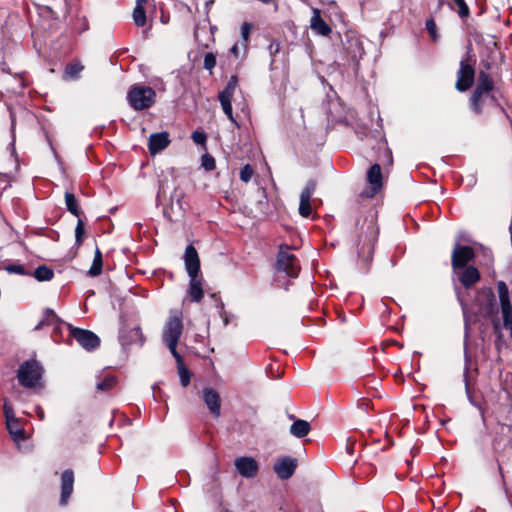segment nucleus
Listing matches in <instances>:
<instances>
[{
    "label": "nucleus",
    "instance_id": "obj_38",
    "mask_svg": "<svg viewBox=\"0 0 512 512\" xmlns=\"http://www.w3.org/2000/svg\"><path fill=\"white\" fill-rule=\"evenodd\" d=\"M312 213V207L310 203V199L301 198L299 202V214L302 217H309Z\"/></svg>",
    "mask_w": 512,
    "mask_h": 512
},
{
    "label": "nucleus",
    "instance_id": "obj_62",
    "mask_svg": "<svg viewBox=\"0 0 512 512\" xmlns=\"http://www.w3.org/2000/svg\"><path fill=\"white\" fill-rule=\"evenodd\" d=\"M455 291L457 292V294L459 295V292H458V287L457 285L455 284Z\"/></svg>",
    "mask_w": 512,
    "mask_h": 512
},
{
    "label": "nucleus",
    "instance_id": "obj_13",
    "mask_svg": "<svg viewBox=\"0 0 512 512\" xmlns=\"http://www.w3.org/2000/svg\"><path fill=\"white\" fill-rule=\"evenodd\" d=\"M343 46L351 61L356 64L364 55V47L361 40L353 33L346 34L343 40Z\"/></svg>",
    "mask_w": 512,
    "mask_h": 512
},
{
    "label": "nucleus",
    "instance_id": "obj_11",
    "mask_svg": "<svg viewBox=\"0 0 512 512\" xmlns=\"http://www.w3.org/2000/svg\"><path fill=\"white\" fill-rule=\"evenodd\" d=\"M454 281L457 280L465 289L474 287L480 280L481 274L475 266H468L453 272Z\"/></svg>",
    "mask_w": 512,
    "mask_h": 512
},
{
    "label": "nucleus",
    "instance_id": "obj_56",
    "mask_svg": "<svg viewBox=\"0 0 512 512\" xmlns=\"http://www.w3.org/2000/svg\"><path fill=\"white\" fill-rule=\"evenodd\" d=\"M147 2V0H137L136 6H140V8H144V4Z\"/></svg>",
    "mask_w": 512,
    "mask_h": 512
},
{
    "label": "nucleus",
    "instance_id": "obj_39",
    "mask_svg": "<svg viewBox=\"0 0 512 512\" xmlns=\"http://www.w3.org/2000/svg\"><path fill=\"white\" fill-rule=\"evenodd\" d=\"M85 233V225L83 220L79 217L75 228V243L80 246L83 242V235Z\"/></svg>",
    "mask_w": 512,
    "mask_h": 512
},
{
    "label": "nucleus",
    "instance_id": "obj_30",
    "mask_svg": "<svg viewBox=\"0 0 512 512\" xmlns=\"http://www.w3.org/2000/svg\"><path fill=\"white\" fill-rule=\"evenodd\" d=\"M499 301L501 308L506 307V309L511 305L510 297H509V289L504 281H499L497 283Z\"/></svg>",
    "mask_w": 512,
    "mask_h": 512
},
{
    "label": "nucleus",
    "instance_id": "obj_15",
    "mask_svg": "<svg viewBox=\"0 0 512 512\" xmlns=\"http://www.w3.org/2000/svg\"><path fill=\"white\" fill-rule=\"evenodd\" d=\"M202 399L214 418L221 415V398L219 393L210 387L203 388Z\"/></svg>",
    "mask_w": 512,
    "mask_h": 512
},
{
    "label": "nucleus",
    "instance_id": "obj_31",
    "mask_svg": "<svg viewBox=\"0 0 512 512\" xmlns=\"http://www.w3.org/2000/svg\"><path fill=\"white\" fill-rule=\"evenodd\" d=\"M60 322L59 317L54 312V310L47 308L44 311V317L43 319L36 325L35 330L41 329L44 325H53Z\"/></svg>",
    "mask_w": 512,
    "mask_h": 512
},
{
    "label": "nucleus",
    "instance_id": "obj_23",
    "mask_svg": "<svg viewBox=\"0 0 512 512\" xmlns=\"http://www.w3.org/2000/svg\"><path fill=\"white\" fill-rule=\"evenodd\" d=\"M6 428L12 440L19 446V442L25 439V430L19 420L6 421Z\"/></svg>",
    "mask_w": 512,
    "mask_h": 512
},
{
    "label": "nucleus",
    "instance_id": "obj_54",
    "mask_svg": "<svg viewBox=\"0 0 512 512\" xmlns=\"http://www.w3.org/2000/svg\"><path fill=\"white\" fill-rule=\"evenodd\" d=\"M14 141H15V138L13 137V141H12V144H11V146H12L11 156H13L15 158V161H18L17 155H16V151H15Z\"/></svg>",
    "mask_w": 512,
    "mask_h": 512
},
{
    "label": "nucleus",
    "instance_id": "obj_37",
    "mask_svg": "<svg viewBox=\"0 0 512 512\" xmlns=\"http://www.w3.org/2000/svg\"><path fill=\"white\" fill-rule=\"evenodd\" d=\"M83 68L80 63H69L65 68V75L69 78H78Z\"/></svg>",
    "mask_w": 512,
    "mask_h": 512
},
{
    "label": "nucleus",
    "instance_id": "obj_64",
    "mask_svg": "<svg viewBox=\"0 0 512 512\" xmlns=\"http://www.w3.org/2000/svg\"><path fill=\"white\" fill-rule=\"evenodd\" d=\"M357 134H358V136H359L360 140H363V136H362V135H360L358 132H357Z\"/></svg>",
    "mask_w": 512,
    "mask_h": 512
},
{
    "label": "nucleus",
    "instance_id": "obj_18",
    "mask_svg": "<svg viewBox=\"0 0 512 512\" xmlns=\"http://www.w3.org/2000/svg\"><path fill=\"white\" fill-rule=\"evenodd\" d=\"M238 473L245 478H252L258 472V463L252 457H239L235 460Z\"/></svg>",
    "mask_w": 512,
    "mask_h": 512
},
{
    "label": "nucleus",
    "instance_id": "obj_55",
    "mask_svg": "<svg viewBox=\"0 0 512 512\" xmlns=\"http://www.w3.org/2000/svg\"><path fill=\"white\" fill-rule=\"evenodd\" d=\"M10 117H11V130H12V132H14L15 118H14V115L12 112H10Z\"/></svg>",
    "mask_w": 512,
    "mask_h": 512
},
{
    "label": "nucleus",
    "instance_id": "obj_36",
    "mask_svg": "<svg viewBox=\"0 0 512 512\" xmlns=\"http://www.w3.org/2000/svg\"><path fill=\"white\" fill-rule=\"evenodd\" d=\"M133 20L136 26L142 27L146 24V12L144 8H140V6H135L133 10Z\"/></svg>",
    "mask_w": 512,
    "mask_h": 512
},
{
    "label": "nucleus",
    "instance_id": "obj_5",
    "mask_svg": "<svg viewBox=\"0 0 512 512\" xmlns=\"http://www.w3.org/2000/svg\"><path fill=\"white\" fill-rule=\"evenodd\" d=\"M182 321L179 317H171L167 321L163 330V342L170 350L176 362H181V355L177 352V344L182 334Z\"/></svg>",
    "mask_w": 512,
    "mask_h": 512
},
{
    "label": "nucleus",
    "instance_id": "obj_1",
    "mask_svg": "<svg viewBox=\"0 0 512 512\" xmlns=\"http://www.w3.org/2000/svg\"><path fill=\"white\" fill-rule=\"evenodd\" d=\"M357 254L358 258L367 266L373 258L374 244L378 236V228L373 219L360 217L356 220Z\"/></svg>",
    "mask_w": 512,
    "mask_h": 512
},
{
    "label": "nucleus",
    "instance_id": "obj_41",
    "mask_svg": "<svg viewBox=\"0 0 512 512\" xmlns=\"http://www.w3.org/2000/svg\"><path fill=\"white\" fill-rule=\"evenodd\" d=\"M254 175V169L250 164L244 165L240 170V179L248 183Z\"/></svg>",
    "mask_w": 512,
    "mask_h": 512
},
{
    "label": "nucleus",
    "instance_id": "obj_20",
    "mask_svg": "<svg viewBox=\"0 0 512 512\" xmlns=\"http://www.w3.org/2000/svg\"><path fill=\"white\" fill-rule=\"evenodd\" d=\"M170 144L169 133L166 131L153 133L149 137L148 149L151 155L164 150Z\"/></svg>",
    "mask_w": 512,
    "mask_h": 512
},
{
    "label": "nucleus",
    "instance_id": "obj_21",
    "mask_svg": "<svg viewBox=\"0 0 512 512\" xmlns=\"http://www.w3.org/2000/svg\"><path fill=\"white\" fill-rule=\"evenodd\" d=\"M310 27L315 33L321 36H327L331 32L330 26L323 20L318 10H314V15L311 18Z\"/></svg>",
    "mask_w": 512,
    "mask_h": 512
},
{
    "label": "nucleus",
    "instance_id": "obj_58",
    "mask_svg": "<svg viewBox=\"0 0 512 512\" xmlns=\"http://www.w3.org/2000/svg\"><path fill=\"white\" fill-rule=\"evenodd\" d=\"M483 66L485 67L486 70H490L491 69V65L488 61H483L482 62Z\"/></svg>",
    "mask_w": 512,
    "mask_h": 512
},
{
    "label": "nucleus",
    "instance_id": "obj_60",
    "mask_svg": "<svg viewBox=\"0 0 512 512\" xmlns=\"http://www.w3.org/2000/svg\"><path fill=\"white\" fill-rule=\"evenodd\" d=\"M220 308H221V310H223V308H224V304L222 302H220Z\"/></svg>",
    "mask_w": 512,
    "mask_h": 512
},
{
    "label": "nucleus",
    "instance_id": "obj_43",
    "mask_svg": "<svg viewBox=\"0 0 512 512\" xmlns=\"http://www.w3.org/2000/svg\"><path fill=\"white\" fill-rule=\"evenodd\" d=\"M316 190V182L314 180H309L305 186V188L302 190L300 197L311 199V196Z\"/></svg>",
    "mask_w": 512,
    "mask_h": 512
},
{
    "label": "nucleus",
    "instance_id": "obj_6",
    "mask_svg": "<svg viewBox=\"0 0 512 512\" xmlns=\"http://www.w3.org/2000/svg\"><path fill=\"white\" fill-rule=\"evenodd\" d=\"M475 313L478 316L489 318L498 312L495 294L491 288L480 289L474 300Z\"/></svg>",
    "mask_w": 512,
    "mask_h": 512
},
{
    "label": "nucleus",
    "instance_id": "obj_29",
    "mask_svg": "<svg viewBox=\"0 0 512 512\" xmlns=\"http://www.w3.org/2000/svg\"><path fill=\"white\" fill-rule=\"evenodd\" d=\"M465 358H466V366H465V369H464V373H463V377H464V382H465V390H466V394H467V398L469 400V402L477 407V408H480V404L479 402H477L472 394H471V391H470V388H469V383H468V372H469V367H468V353H467V342H465Z\"/></svg>",
    "mask_w": 512,
    "mask_h": 512
},
{
    "label": "nucleus",
    "instance_id": "obj_51",
    "mask_svg": "<svg viewBox=\"0 0 512 512\" xmlns=\"http://www.w3.org/2000/svg\"><path fill=\"white\" fill-rule=\"evenodd\" d=\"M0 71L5 72V73L9 72V67L6 64V62L3 61V56H2L1 52H0Z\"/></svg>",
    "mask_w": 512,
    "mask_h": 512
},
{
    "label": "nucleus",
    "instance_id": "obj_28",
    "mask_svg": "<svg viewBox=\"0 0 512 512\" xmlns=\"http://www.w3.org/2000/svg\"><path fill=\"white\" fill-rule=\"evenodd\" d=\"M32 275L40 282L50 281L54 277V271L46 265H40L35 269Z\"/></svg>",
    "mask_w": 512,
    "mask_h": 512
},
{
    "label": "nucleus",
    "instance_id": "obj_2",
    "mask_svg": "<svg viewBox=\"0 0 512 512\" xmlns=\"http://www.w3.org/2000/svg\"><path fill=\"white\" fill-rule=\"evenodd\" d=\"M43 375L42 365L35 359L24 361L17 370L19 384L28 389L41 385Z\"/></svg>",
    "mask_w": 512,
    "mask_h": 512
},
{
    "label": "nucleus",
    "instance_id": "obj_27",
    "mask_svg": "<svg viewBox=\"0 0 512 512\" xmlns=\"http://www.w3.org/2000/svg\"><path fill=\"white\" fill-rule=\"evenodd\" d=\"M102 267H103L102 252L97 247L95 250L94 259H93L92 265L88 271V274L92 277L98 276L102 272Z\"/></svg>",
    "mask_w": 512,
    "mask_h": 512
},
{
    "label": "nucleus",
    "instance_id": "obj_57",
    "mask_svg": "<svg viewBox=\"0 0 512 512\" xmlns=\"http://www.w3.org/2000/svg\"><path fill=\"white\" fill-rule=\"evenodd\" d=\"M230 51H231V53H233V54L237 55V53H238V47H237V45H236V44H235V45H233V46L231 47Z\"/></svg>",
    "mask_w": 512,
    "mask_h": 512
},
{
    "label": "nucleus",
    "instance_id": "obj_14",
    "mask_svg": "<svg viewBox=\"0 0 512 512\" xmlns=\"http://www.w3.org/2000/svg\"><path fill=\"white\" fill-rule=\"evenodd\" d=\"M119 341L125 348L132 344H138L139 346H142L144 344L145 338L140 326H135L132 328L123 326L119 331Z\"/></svg>",
    "mask_w": 512,
    "mask_h": 512
},
{
    "label": "nucleus",
    "instance_id": "obj_53",
    "mask_svg": "<svg viewBox=\"0 0 512 512\" xmlns=\"http://www.w3.org/2000/svg\"><path fill=\"white\" fill-rule=\"evenodd\" d=\"M36 413H37V415H38L40 420H43L45 418L44 411H43V409L40 406H38L36 408Z\"/></svg>",
    "mask_w": 512,
    "mask_h": 512
},
{
    "label": "nucleus",
    "instance_id": "obj_26",
    "mask_svg": "<svg viewBox=\"0 0 512 512\" xmlns=\"http://www.w3.org/2000/svg\"><path fill=\"white\" fill-rule=\"evenodd\" d=\"M65 204L67 210L76 217H80L82 211L79 207L78 200L72 192H65Z\"/></svg>",
    "mask_w": 512,
    "mask_h": 512
},
{
    "label": "nucleus",
    "instance_id": "obj_48",
    "mask_svg": "<svg viewBox=\"0 0 512 512\" xmlns=\"http://www.w3.org/2000/svg\"><path fill=\"white\" fill-rule=\"evenodd\" d=\"M252 27H253L252 24L249 22H244L241 25V37L245 42H248V40H249V36H250Z\"/></svg>",
    "mask_w": 512,
    "mask_h": 512
},
{
    "label": "nucleus",
    "instance_id": "obj_17",
    "mask_svg": "<svg viewBox=\"0 0 512 512\" xmlns=\"http://www.w3.org/2000/svg\"><path fill=\"white\" fill-rule=\"evenodd\" d=\"M297 467V460L295 458L286 456L279 459L274 464V471L282 480H287L294 474Z\"/></svg>",
    "mask_w": 512,
    "mask_h": 512
},
{
    "label": "nucleus",
    "instance_id": "obj_49",
    "mask_svg": "<svg viewBox=\"0 0 512 512\" xmlns=\"http://www.w3.org/2000/svg\"><path fill=\"white\" fill-rule=\"evenodd\" d=\"M426 29L427 31L429 32V34L431 35V37L436 40L437 39V34H436V24L434 22L433 19H428L426 21Z\"/></svg>",
    "mask_w": 512,
    "mask_h": 512
},
{
    "label": "nucleus",
    "instance_id": "obj_34",
    "mask_svg": "<svg viewBox=\"0 0 512 512\" xmlns=\"http://www.w3.org/2000/svg\"><path fill=\"white\" fill-rule=\"evenodd\" d=\"M221 107L223 109V112L226 114L228 119L236 126L240 127L239 123L236 121V119L233 116L232 112V98H219Z\"/></svg>",
    "mask_w": 512,
    "mask_h": 512
},
{
    "label": "nucleus",
    "instance_id": "obj_33",
    "mask_svg": "<svg viewBox=\"0 0 512 512\" xmlns=\"http://www.w3.org/2000/svg\"><path fill=\"white\" fill-rule=\"evenodd\" d=\"M117 383V378L114 375L106 374L102 380H99L96 384L97 390L109 391Z\"/></svg>",
    "mask_w": 512,
    "mask_h": 512
},
{
    "label": "nucleus",
    "instance_id": "obj_42",
    "mask_svg": "<svg viewBox=\"0 0 512 512\" xmlns=\"http://www.w3.org/2000/svg\"><path fill=\"white\" fill-rule=\"evenodd\" d=\"M201 165L202 167L206 170V171H212L215 169L216 167V164H215V159L213 156H211L210 154L206 153L202 156V161H201Z\"/></svg>",
    "mask_w": 512,
    "mask_h": 512
},
{
    "label": "nucleus",
    "instance_id": "obj_10",
    "mask_svg": "<svg viewBox=\"0 0 512 512\" xmlns=\"http://www.w3.org/2000/svg\"><path fill=\"white\" fill-rule=\"evenodd\" d=\"M367 182L370 188L361 193L362 197L372 198L382 188V171L378 163L373 164L367 171Z\"/></svg>",
    "mask_w": 512,
    "mask_h": 512
},
{
    "label": "nucleus",
    "instance_id": "obj_12",
    "mask_svg": "<svg viewBox=\"0 0 512 512\" xmlns=\"http://www.w3.org/2000/svg\"><path fill=\"white\" fill-rule=\"evenodd\" d=\"M475 70L472 65L464 60L460 62V68L457 72L456 89L460 92L468 90L474 83Z\"/></svg>",
    "mask_w": 512,
    "mask_h": 512
},
{
    "label": "nucleus",
    "instance_id": "obj_8",
    "mask_svg": "<svg viewBox=\"0 0 512 512\" xmlns=\"http://www.w3.org/2000/svg\"><path fill=\"white\" fill-rule=\"evenodd\" d=\"M276 270L285 273L290 278L298 277L300 271L299 261L296 256L289 251L288 247L285 249L283 246L280 247L276 258Z\"/></svg>",
    "mask_w": 512,
    "mask_h": 512
},
{
    "label": "nucleus",
    "instance_id": "obj_63",
    "mask_svg": "<svg viewBox=\"0 0 512 512\" xmlns=\"http://www.w3.org/2000/svg\"><path fill=\"white\" fill-rule=\"evenodd\" d=\"M221 512H232V511H230V510H228V509H224V510H222Z\"/></svg>",
    "mask_w": 512,
    "mask_h": 512
},
{
    "label": "nucleus",
    "instance_id": "obj_47",
    "mask_svg": "<svg viewBox=\"0 0 512 512\" xmlns=\"http://www.w3.org/2000/svg\"><path fill=\"white\" fill-rule=\"evenodd\" d=\"M267 49L272 58L271 63H273L275 55L280 51V43L276 40H273L268 45Z\"/></svg>",
    "mask_w": 512,
    "mask_h": 512
},
{
    "label": "nucleus",
    "instance_id": "obj_25",
    "mask_svg": "<svg viewBox=\"0 0 512 512\" xmlns=\"http://www.w3.org/2000/svg\"><path fill=\"white\" fill-rule=\"evenodd\" d=\"M188 294L193 302H200L203 298L204 292L201 285V280L198 277H189Z\"/></svg>",
    "mask_w": 512,
    "mask_h": 512
},
{
    "label": "nucleus",
    "instance_id": "obj_19",
    "mask_svg": "<svg viewBox=\"0 0 512 512\" xmlns=\"http://www.w3.org/2000/svg\"><path fill=\"white\" fill-rule=\"evenodd\" d=\"M74 485V472L71 469H66L61 475V495L59 503L64 506L73 492Z\"/></svg>",
    "mask_w": 512,
    "mask_h": 512
},
{
    "label": "nucleus",
    "instance_id": "obj_46",
    "mask_svg": "<svg viewBox=\"0 0 512 512\" xmlns=\"http://www.w3.org/2000/svg\"><path fill=\"white\" fill-rule=\"evenodd\" d=\"M216 65V57L213 53H206L204 56V68L211 70Z\"/></svg>",
    "mask_w": 512,
    "mask_h": 512
},
{
    "label": "nucleus",
    "instance_id": "obj_22",
    "mask_svg": "<svg viewBox=\"0 0 512 512\" xmlns=\"http://www.w3.org/2000/svg\"><path fill=\"white\" fill-rule=\"evenodd\" d=\"M444 4H446L452 11H455L461 18H467L470 14V9L465 0H449L448 2L439 0L440 6Z\"/></svg>",
    "mask_w": 512,
    "mask_h": 512
},
{
    "label": "nucleus",
    "instance_id": "obj_52",
    "mask_svg": "<svg viewBox=\"0 0 512 512\" xmlns=\"http://www.w3.org/2000/svg\"><path fill=\"white\" fill-rule=\"evenodd\" d=\"M259 192L262 195V198L259 200V204L262 205L264 201L267 202L266 190L264 188H260Z\"/></svg>",
    "mask_w": 512,
    "mask_h": 512
},
{
    "label": "nucleus",
    "instance_id": "obj_3",
    "mask_svg": "<svg viewBox=\"0 0 512 512\" xmlns=\"http://www.w3.org/2000/svg\"><path fill=\"white\" fill-rule=\"evenodd\" d=\"M129 105L137 111L150 108L156 100L153 88L143 84H133L127 92Z\"/></svg>",
    "mask_w": 512,
    "mask_h": 512
},
{
    "label": "nucleus",
    "instance_id": "obj_7",
    "mask_svg": "<svg viewBox=\"0 0 512 512\" xmlns=\"http://www.w3.org/2000/svg\"><path fill=\"white\" fill-rule=\"evenodd\" d=\"M462 239V235L459 233L451 255V266L453 272H457L459 269L470 266L469 263L475 258V252L472 247L460 244Z\"/></svg>",
    "mask_w": 512,
    "mask_h": 512
},
{
    "label": "nucleus",
    "instance_id": "obj_59",
    "mask_svg": "<svg viewBox=\"0 0 512 512\" xmlns=\"http://www.w3.org/2000/svg\"><path fill=\"white\" fill-rule=\"evenodd\" d=\"M460 302H461V305H462V310H463V312H464V314H465V313H466V312H465V305L463 304V302H462V301H460Z\"/></svg>",
    "mask_w": 512,
    "mask_h": 512
},
{
    "label": "nucleus",
    "instance_id": "obj_61",
    "mask_svg": "<svg viewBox=\"0 0 512 512\" xmlns=\"http://www.w3.org/2000/svg\"><path fill=\"white\" fill-rule=\"evenodd\" d=\"M388 153H389V159H390V162H392V156H391L390 151H388Z\"/></svg>",
    "mask_w": 512,
    "mask_h": 512
},
{
    "label": "nucleus",
    "instance_id": "obj_16",
    "mask_svg": "<svg viewBox=\"0 0 512 512\" xmlns=\"http://www.w3.org/2000/svg\"><path fill=\"white\" fill-rule=\"evenodd\" d=\"M185 269L189 277H198L200 272V259L193 245H188L184 253Z\"/></svg>",
    "mask_w": 512,
    "mask_h": 512
},
{
    "label": "nucleus",
    "instance_id": "obj_40",
    "mask_svg": "<svg viewBox=\"0 0 512 512\" xmlns=\"http://www.w3.org/2000/svg\"><path fill=\"white\" fill-rule=\"evenodd\" d=\"M501 310L504 327L512 332V305H509L507 309L506 307H502Z\"/></svg>",
    "mask_w": 512,
    "mask_h": 512
},
{
    "label": "nucleus",
    "instance_id": "obj_45",
    "mask_svg": "<svg viewBox=\"0 0 512 512\" xmlns=\"http://www.w3.org/2000/svg\"><path fill=\"white\" fill-rule=\"evenodd\" d=\"M3 410L6 421L19 420V418H16L15 416L12 405L6 399H4Z\"/></svg>",
    "mask_w": 512,
    "mask_h": 512
},
{
    "label": "nucleus",
    "instance_id": "obj_9",
    "mask_svg": "<svg viewBox=\"0 0 512 512\" xmlns=\"http://www.w3.org/2000/svg\"><path fill=\"white\" fill-rule=\"evenodd\" d=\"M70 336L86 351L92 352L100 347V338L92 331L68 324Z\"/></svg>",
    "mask_w": 512,
    "mask_h": 512
},
{
    "label": "nucleus",
    "instance_id": "obj_4",
    "mask_svg": "<svg viewBox=\"0 0 512 512\" xmlns=\"http://www.w3.org/2000/svg\"><path fill=\"white\" fill-rule=\"evenodd\" d=\"M493 87L494 83L490 75L485 71H480L477 86L470 98L471 108L476 114L482 113L486 98H489L491 101L495 100L494 96L490 95Z\"/></svg>",
    "mask_w": 512,
    "mask_h": 512
},
{
    "label": "nucleus",
    "instance_id": "obj_50",
    "mask_svg": "<svg viewBox=\"0 0 512 512\" xmlns=\"http://www.w3.org/2000/svg\"><path fill=\"white\" fill-rule=\"evenodd\" d=\"M192 139L196 144H204L206 142V135L203 132L195 131L192 134Z\"/></svg>",
    "mask_w": 512,
    "mask_h": 512
},
{
    "label": "nucleus",
    "instance_id": "obj_32",
    "mask_svg": "<svg viewBox=\"0 0 512 512\" xmlns=\"http://www.w3.org/2000/svg\"><path fill=\"white\" fill-rule=\"evenodd\" d=\"M238 84L237 76L233 75L229 78L225 88L219 92L218 98H233L236 86Z\"/></svg>",
    "mask_w": 512,
    "mask_h": 512
},
{
    "label": "nucleus",
    "instance_id": "obj_44",
    "mask_svg": "<svg viewBox=\"0 0 512 512\" xmlns=\"http://www.w3.org/2000/svg\"><path fill=\"white\" fill-rule=\"evenodd\" d=\"M4 269L9 274H18V275H28L29 274L26 272L25 267L21 264H8L4 267Z\"/></svg>",
    "mask_w": 512,
    "mask_h": 512
},
{
    "label": "nucleus",
    "instance_id": "obj_35",
    "mask_svg": "<svg viewBox=\"0 0 512 512\" xmlns=\"http://www.w3.org/2000/svg\"><path fill=\"white\" fill-rule=\"evenodd\" d=\"M178 372L180 383L183 387H187L190 384L191 372L185 368L183 364V359L181 358V362H177Z\"/></svg>",
    "mask_w": 512,
    "mask_h": 512
},
{
    "label": "nucleus",
    "instance_id": "obj_24",
    "mask_svg": "<svg viewBox=\"0 0 512 512\" xmlns=\"http://www.w3.org/2000/svg\"><path fill=\"white\" fill-rule=\"evenodd\" d=\"M311 431V425L308 421L297 419L294 420L293 424L290 426L289 432L296 438H303L309 434Z\"/></svg>",
    "mask_w": 512,
    "mask_h": 512
}]
</instances>
